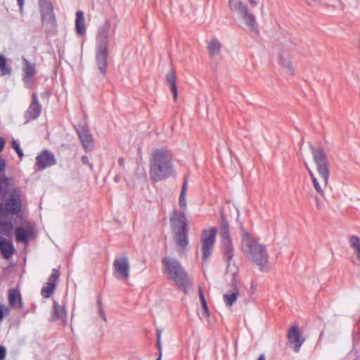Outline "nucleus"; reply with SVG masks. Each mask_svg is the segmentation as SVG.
Listing matches in <instances>:
<instances>
[{"label": "nucleus", "mask_w": 360, "mask_h": 360, "mask_svg": "<svg viewBox=\"0 0 360 360\" xmlns=\"http://www.w3.org/2000/svg\"><path fill=\"white\" fill-rule=\"evenodd\" d=\"M310 150L313 156L314 162L316 164V170L320 177V181L315 176L313 172L305 163L310 177L313 182L315 190L321 195H325V189L326 188L329 181V162L327 159L326 153L321 148H316L313 145H310Z\"/></svg>", "instance_id": "obj_1"}, {"label": "nucleus", "mask_w": 360, "mask_h": 360, "mask_svg": "<svg viewBox=\"0 0 360 360\" xmlns=\"http://www.w3.org/2000/svg\"><path fill=\"white\" fill-rule=\"evenodd\" d=\"M242 250L245 257L255 263L260 270L264 269L268 264L269 255L264 245L258 241L248 232L242 234Z\"/></svg>", "instance_id": "obj_2"}, {"label": "nucleus", "mask_w": 360, "mask_h": 360, "mask_svg": "<svg viewBox=\"0 0 360 360\" xmlns=\"http://www.w3.org/2000/svg\"><path fill=\"white\" fill-rule=\"evenodd\" d=\"M111 22L105 20L97 31L96 37V62L101 73L105 76L108 67L109 33Z\"/></svg>", "instance_id": "obj_3"}, {"label": "nucleus", "mask_w": 360, "mask_h": 360, "mask_svg": "<svg viewBox=\"0 0 360 360\" xmlns=\"http://www.w3.org/2000/svg\"><path fill=\"white\" fill-rule=\"evenodd\" d=\"M162 271L169 279L173 280L176 285L185 292L192 286L187 273L184 270L180 263L171 257H165L162 259Z\"/></svg>", "instance_id": "obj_4"}, {"label": "nucleus", "mask_w": 360, "mask_h": 360, "mask_svg": "<svg viewBox=\"0 0 360 360\" xmlns=\"http://www.w3.org/2000/svg\"><path fill=\"white\" fill-rule=\"evenodd\" d=\"M230 10L239 18V26L248 32L258 33L256 18L248 6L240 0H229Z\"/></svg>", "instance_id": "obj_5"}, {"label": "nucleus", "mask_w": 360, "mask_h": 360, "mask_svg": "<svg viewBox=\"0 0 360 360\" xmlns=\"http://www.w3.org/2000/svg\"><path fill=\"white\" fill-rule=\"evenodd\" d=\"M41 23L47 31L55 29L57 26L56 18L53 12V6L50 0L39 1Z\"/></svg>", "instance_id": "obj_6"}, {"label": "nucleus", "mask_w": 360, "mask_h": 360, "mask_svg": "<svg viewBox=\"0 0 360 360\" xmlns=\"http://www.w3.org/2000/svg\"><path fill=\"white\" fill-rule=\"evenodd\" d=\"M172 159V155L169 150L165 148L159 149V181L174 176V168Z\"/></svg>", "instance_id": "obj_7"}, {"label": "nucleus", "mask_w": 360, "mask_h": 360, "mask_svg": "<svg viewBox=\"0 0 360 360\" xmlns=\"http://www.w3.org/2000/svg\"><path fill=\"white\" fill-rule=\"evenodd\" d=\"M237 274L238 270L234 264H227L226 273L227 277H230L231 290L223 295V300L226 306L231 307L238 299L239 290L237 286Z\"/></svg>", "instance_id": "obj_8"}, {"label": "nucleus", "mask_w": 360, "mask_h": 360, "mask_svg": "<svg viewBox=\"0 0 360 360\" xmlns=\"http://www.w3.org/2000/svg\"><path fill=\"white\" fill-rule=\"evenodd\" d=\"M217 229L214 227L205 229L202 232L200 243L202 259L204 262H207L212 253L215 243Z\"/></svg>", "instance_id": "obj_9"}, {"label": "nucleus", "mask_w": 360, "mask_h": 360, "mask_svg": "<svg viewBox=\"0 0 360 360\" xmlns=\"http://www.w3.org/2000/svg\"><path fill=\"white\" fill-rule=\"evenodd\" d=\"M22 208L20 191L18 188H12L8 191V198L5 201L4 210L6 213L18 215Z\"/></svg>", "instance_id": "obj_10"}, {"label": "nucleus", "mask_w": 360, "mask_h": 360, "mask_svg": "<svg viewBox=\"0 0 360 360\" xmlns=\"http://www.w3.org/2000/svg\"><path fill=\"white\" fill-rule=\"evenodd\" d=\"M113 276L117 280H127L129 277L130 264L127 255L117 257L112 263Z\"/></svg>", "instance_id": "obj_11"}, {"label": "nucleus", "mask_w": 360, "mask_h": 360, "mask_svg": "<svg viewBox=\"0 0 360 360\" xmlns=\"http://www.w3.org/2000/svg\"><path fill=\"white\" fill-rule=\"evenodd\" d=\"M173 233V240L179 256H186L188 250V229L177 230Z\"/></svg>", "instance_id": "obj_12"}, {"label": "nucleus", "mask_w": 360, "mask_h": 360, "mask_svg": "<svg viewBox=\"0 0 360 360\" xmlns=\"http://www.w3.org/2000/svg\"><path fill=\"white\" fill-rule=\"evenodd\" d=\"M170 222L172 232H175L177 230L188 229L187 217L183 212H172L170 216Z\"/></svg>", "instance_id": "obj_13"}, {"label": "nucleus", "mask_w": 360, "mask_h": 360, "mask_svg": "<svg viewBox=\"0 0 360 360\" xmlns=\"http://www.w3.org/2000/svg\"><path fill=\"white\" fill-rule=\"evenodd\" d=\"M77 135L86 151H91L94 147V141L89 130L86 127L79 125L77 128Z\"/></svg>", "instance_id": "obj_14"}, {"label": "nucleus", "mask_w": 360, "mask_h": 360, "mask_svg": "<svg viewBox=\"0 0 360 360\" xmlns=\"http://www.w3.org/2000/svg\"><path fill=\"white\" fill-rule=\"evenodd\" d=\"M56 163V160L54 155L47 150H43L36 158V166L38 169H44L46 167L54 165Z\"/></svg>", "instance_id": "obj_15"}, {"label": "nucleus", "mask_w": 360, "mask_h": 360, "mask_svg": "<svg viewBox=\"0 0 360 360\" xmlns=\"http://www.w3.org/2000/svg\"><path fill=\"white\" fill-rule=\"evenodd\" d=\"M41 111V105H40L37 94H32V101L30 103L25 113V117L27 120L37 119Z\"/></svg>", "instance_id": "obj_16"}, {"label": "nucleus", "mask_w": 360, "mask_h": 360, "mask_svg": "<svg viewBox=\"0 0 360 360\" xmlns=\"http://www.w3.org/2000/svg\"><path fill=\"white\" fill-rule=\"evenodd\" d=\"M221 236L224 247V256L228 261V264H231V262L233 256V250L229 230L221 231Z\"/></svg>", "instance_id": "obj_17"}, {"label": "nucleus", "mask_w": 360, "mask_h": 360, "mask_svg": "<svg viewBox=\"0 0 360 360\" xmlns=\"http://www.w3.org/2000/svg\"><path fill=\"white\" fill-rule=\"evenodd\" d=\"M288 338L289 342L293 345L295 352H299L302 345L304 342V338H302L299 329L297 326H292L288 333Z\"/></svg>", "instance_id": "obj_18"}, {"label": "nucleus", "mask_w": 360, "mask_h": 360, "mask_svg": "<svg viewBox=\"0 0 360 360\" xmlns=\"http://www.w3.org/2000/svg\"><path fill=\"white\" fill-rule=\"evenodd\" d=\"M58 320H60L65 325L68 323V314L64 305H60L56 301H53L51 321Z\"/></svg>", "instance_id": "obj_19"}, {"label": "nucleus", "mask_w": 360, "mask_h": 360, "mask_svg": "<svg viewBox=\"0 0 360 360\" xmlns=\"http://www.w3.org/2000/svg\"><path fill=\"white\" fill-rule=\"evenodd\" d=\"M279 63L285 69L287 74L290 75H293L295 74V69L288 53H285L284 51H281L279 53Z\"/></svg>", "instance_id": "obj_20"}, {"label": "nucleus", "mask_w": 360, "mask_h": 360, "mask_svg": "<svg viewBox=\"0 0 360 360\" xmlns=\"http://www.w3.org/2000/svg\"><path fill=\"white\" fill-rule=\"evenodd\" d=\"M32 234V229L30 226H20L15 229V238L18 242L27 243Z\"/></svg>", "instance_id": "obj_21"}, {"label": "nucleus", "mask_w": 360, "mask_h": 360, "mask_svg": "<svg viewBox=\"0 0 360 360\" xmlns=\"http://www.w3.org/2000/svg\"><path fill=\"white\" fill-rule=\"evenodd\" d=\"M25 67L23 68L24 71V77L23 81L24 82L30 86L32 84V78L35 75V65L33 63H30L25 58L23 59Z\"/></svg>", "instance_id": "obj_22"}, {"label": "nucleus", "mask_w": 360, "mask_h": 360, "mask_svg": "<svg viewBox=\"0 0 360 360\" xmlns=\"http://www.w3.org/2000/svg\"><path fill=\"white\" fill-rule=\"evenodd\" d=\"M166 82L170 86L171 91L173 94L174 101H176L178 97L177 86L176 82V72L174 68H171L165 76Z\"/></svg>", "instance_id": "obj_23"}, {"label": "nucleus", "mask_w": 360, "mask_h": 360, "mask_svg": "<svg viewBox=\"0 0 360 360\" xmlns=\"http://www.w3.org/2000/svg\"><path fill=\"white\" fill-rule=\"evenodd\" d=\"M75 30L79 35H84L86 32L85 19L82 11H77L76 13Z\"/></svg>", "instance_id": "obj_24"}, {"label": "nucleus", "mask_w": 360, "mask_h": 360, "mask_svg": "<svg viewBox=\"0 0 360 360\" xmlns=\"http://www.w3.org/2000/svg\"><path fill=\"white\" fill-rule=\"evenodd\" d=\"M349 247L353 250L356 259L360 264V237L352 235L348 238Z\"/></svg>", "instance_id": "obj_25"}, {"label": "nucleus", "mask_w": 360, "mask_h": 360, "mask_svg": "<svg viewBox=\"0 0 360 360\" xmlns=\"http://www.w3.org/2000/svg\"><path fill=\"white\" fill-rule=\"evenodd\" d=\"M207 51L211 56H217L220 54L221 44L217 38H212L207 42Z\"/></svg>", "instance_id": "obj_26"}, {"label": "nucleus", "mask_w": 360, "mask_h": 360, "mask_svg": "<svg viewBox=\"0 0 360 360\" xmlns=\"http://www.w3.org/2000/svg\"><path fill=\"white\" fill-rule=\"evenodd\" d=\"M0 250L1 254L6 259L11 257L14 253L13 245L6 239H0Z\"/></svg>", "instance_id": "obj_27"}, {"label": "nucleus", "mask_w": 360, "mask_h": 360, "mask_svg": "<svg viewBox=\"0 0 360 360\" xmlns=\"http://www.w3.org/2000/svg\"><path fill=\"white\" fill-rule=\"evenodd\" d=\"M8 302L11 307H22V300L20 295L15 289H10L8 291Z\"/></svg>", "instance_id": "obj_28"}, {"label": "nucleus", "mask_w": 360, "mask_h": 360, "mask_svg": "<svg viewBox=\"0 0 360 360\" xmlns=\"http://www.w3.org/2000/svg\"><path fill=\"white\" fill-rule=\"evenodd\" d=\"M150 175L155 181L158 179V159L155 157V153H153V158L150 161Z\"/></svg>", "instance_id": "obj_29"}, {"label": "nucleus", "mask_w": 360, "mask_h": 360, "mask_svg": "<svg viewBox=\"0 0 360 360\" xmlns=\"http://www.w3.org/2000/svg\"><path fill=\"white\" fill-rule=\"evenodd\" d=\"M11 72V68L6 65V60L3 55H0V75L4 76L10 75Z\"/></svg>", "instance_id": "obj_30"}, {"label": "nucleus", "mask_w": 360, "mask_h": 360, "mask_svg": "<svg viewBox=\"0 0 360 360\" xmlns=\"http://www.w3.org/2000/svg\"><path fill=\"white\" fill-rule=\"evenodd\" d=\"M55 288V285L46 283L42 288L41 294L44 297L49 298L53 294Z\"/></svg>", "instance_id": "obj_31"}, {"label": "nucleus", "mask_w": 360, "mask_h": 360, "mask_svg": "<svg viewBox=\"0 0 360 360\" xmlns=\"http://www.w3.org/2000/svg\"><path fill=\"white\" fill-rule=\"evenodd\" d=\"M60 276V271L59 269H53L51 271V274L50 275L47 283L53 284L56 287L57 281L58 280Z\"/></svg>", "instance_id": "obj_32"}, {"label": "nucleus", "mask_w": 360, "mask_h": 360, "mask_svg": "<svg viewBox=\"0 0 360 360\" xmlns=\"http://www.w3.org/2000/svg\"><path fill=\"white\" fill-rule=\"evenodd\" d=\"M307 4L311 6H328L327 0H305Z\"/></svg>", "instance_id": "obj_33"}, {"label": "nucleus", "mask_w": 360, "mask_h": 360, "mask_svg": "<svg viewBox=\"0 0 360 360\" xmlns=\"http://www.w3.org/2000/svg\"><path fill=\"white\" fill-rule=\"evenodd\" d=\"M12 148L16 151L20 158L23 157V152L20 147L19 143L14 139L12 141Z\"/></svg>", "instance_id": "obj_34"}, {"label": "nucleus", "mask_w": 360, "mask_h": 360, "mask_svg": "<svg viewBox=\"0 0 360 360\" xmlns=\"http://www.w3.org/2000/svg\"><path fill=\"white\" fill-rule=\"evenodd\" d=\"M199 295H200V302H201L202 308H203L205 312L206 313V314L207 315L208 314V308H207L205 298L204 295L201 290H199Z\"/></svg>", "instance_id": "obj_35"}, {"label": "nucleus", "mask_w": 360, "mask_h": 360, "mask_svg": "<svg viewBox=\"0 0 360 360\" xmlns=\"http://www.w3.org/2000/svg\"><path fill=\"white\" fill-rule=\"evenodd\" d=\"M186 195L180 194V196H179V207L184 210L186 209V206H187Z\"/></svg>", "instance_id": "obj_36"}, {"label": "nucleus", "mask_w": 360, "mask_h": 360, "mask_svg": "<svg viewBox=\"0 0 360 360\" xmlns=\"http://www.w3.org/2000/svg\"><path fill=\"white\" fill-rule=\"evenodd\" d=\"M220 228H221V231H227V230H229L228 221L224 218V216H221V217Z\"/></svg>", "instance_id": "obj_37"}, {"label": "nucleus", "mask_w": 360, "mask_h": 360, "mask_svg": "<svg viewBox=\"0 0 360 360\" xmlns=\"http://www.w3.org/2000/svg\"><path fill=\"white\" fill-rule=\"evenodd\" d=\"M8 311L9 309L7 307H6L4 304H0V321L3 320L4 313Z\"/></svg>", "instance_id": "obj_38"}, {"label": "nucleus", "mask_w": 360, "mask_h": 360, "mask_svg": "<svg viewBox=\"0 0 360 360\" xmlns=\"http://www.w3.org/2000/svg\"><path fill=\"white\" fill-rule=\"evenodd\" d=\"M188 182V176H186L184 180V184H183L180 194L186 195Z\"/></svg>", "instance_id": "obj_39"}, {"label": "nucleus", "mask_w": 360, "mask_h": 360, "mask_svg": "<svg viewBox=\"0 0 360 360\" xmlns=\"http://www.w3.org/2000/svg\"><path fill=\"white\" fill-rule=\"evenodd\" d=\"M6 349L3 346H0V360H4L6 357Z\"/></svg>", "instance_id": "obj_40"}, {"label": "nucleus", "mask_w": 360, "mask_h": 360, "mask_svg": "<svg viewBox=\"0 0 360 360\" xmlns=\"http://www.w3.org/2000/svg\"><path fill=\"white\" fill-rule=\"evenodd\" d=\"M5 167L6 162L1 157H0V174L4 171Z\"/></svg>", "instance_id": "obj_41"}, {"label": "nucleus", "mask_w": 360, "mask_h": 360, "mask_svg": "<svg viewBox=\"0 0 360 360\" xmlns=\"http://www.w3.org/2000/svg\"><path fill=\"white\" fill-rule=\"evenodd\" d=\"M82 162L84 165H89L91 167H92V165L89 163V160L87 156L83 155L82 158Z\"/></svg>", "instance_id": "obj_42"}, {"label": "nucleus", "mask_w": 360, "mask_h": 360, "mask_svg": "<svg viewBox=\"0 0 360 360\" xmlns=\"http://www.w3.org/2000/svg\"><path fill=\"white\" fill-rule=\"evenodd\" d=\"M18 5L20 7V12L21 14L23 13V5H24V0H17Z\"/></svg>", "instance_id": "obj_43"}, {"label": "nucleus", "mask_w": 360, "mask_h": 360, "mask_svg": "<svg viewBox=\"0 0 360 360\" xmlns=\"http://www.w3.org/2000/svg\"><path fill=\"white\" fill-rule=\"evenodd\" d=\"M98 312H99V314L101 315V316L102 317V319L105 321V314H104V311L103 309H102L101 304H99V308H98Z\"/></svg>", "instance_id": "obj_44"}, {"label": "nucleus", "mask_w": 360, "mask_h": 360, "mask_svg": "<svg viewBox=\"0 0 360 360\" xmlns=\"http://www.w3.org/2000/svg\"><path fill=\"white\" fill-rule=\"evenodd\" d=\"M5 146V141L2 138H0V152L2 151Z\"/></svg>", "instance_id": "obj_45"}, {"label": "nucleus", "mask_w": 360, "mask_h": 360, "mask_svg": "<svg viewBox=\"0 0 360 360\" xmlns=\"http://www.w3.org/2000/svg\"><path fill=\"white\" fill-rule=\"evenodd\" d=\"M118 164L120 166H123L124 164V160L122 158H120L119 160H118Z\"/></svg>", "instance_id": "obj_46"}, {"label": "nucleus", "mask_w": 360, "mask_h": 360, "mask_svg": "<svg viewBox=\"0 0 360 360\" xmlns=\"http://www.w3.org/2000/svg\"><path fill=\"white\" fill-rule=\"evenodd\" d=\"M257 360H265V356L264 354H261Z\"/></svg>", "instance_id": "obj_47"}, {"label": "nucleus", "mask_w": 360, "mask_h": 360, "mask_svg": "<svg viewBox=\"0 0 360 360\" xmlns=\"http://www.w3.org/2000/svg\"><path fill=\"white\" fill-rule=\"evenodd\" d=\"M160 349V347H159V350ZM158 360H161V352L159 351V359Z\"/></svg>", "instance_id": "obj_48"}, {"label": "nucleus", "mask_w": 360, "mask_h": 360, "mask_svg": "<svg viewBox=\"0 0 360 360\" xmlns=\"http://www.w3.org/2000/svg\"><path fill=\"white\" fill-rule=\"evenodd\" d=\"M115 181H118V176H115Z\"/></svg>", "instance_id": "obj_49"}, {"label": "nucleus", "mask_w": 360, "mask_h": 360, "mask_svg": "<svg viewBox=\"0 0 360 360\" xmlns=\"http://www.w3.org/2000/svg\"><path fill=\"white\" fill-rule=\"evenodd\" d=\"M355 360H358L357 359H356Z\"/></svg>", "instance_id": "obj_50"}, {"label": "nucleus", "mask_w": 360, "mask_h": 360, "mask_svg": "<svg viewBox=\"0 0 360 360\" xmlns=\"http://www.w3.org/2000/svg\"><path fill=\"white\" fill-rule=\"evenodd\" d=\"M155 360H158V359H155Z\"/></svg>", "instance_id": "obj_51"}]
</instances>
